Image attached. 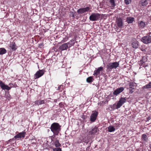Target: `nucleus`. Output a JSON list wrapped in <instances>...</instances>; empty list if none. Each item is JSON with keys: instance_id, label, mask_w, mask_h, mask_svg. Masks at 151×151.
Listing matches in <instances>:
<instances>
[{"instance_id": "nucleus-10", "label": "nucleus", "mask_w": 151, "mask_h": 151, "mask_svg": "<svg viewBox=\"0 0 151 151\" xmlns=\"http://www.w3.org/2000/svg\"><path fill=\"white\" fill-rule=\"evenodd\" d=\"M116 23L119 27L121 28H122L123 26V22L122 19L120 18H116Z\"/></svg>"}, {"instance_id": "nucleus-19", "label": "nucleus", "mask_w": 151, "mask_h": 151, "mask_svg": "<svg viewBox=\"0 0 151 151\" xmlns=\"http://www.w3.org/2000/svg\"><path fill=\"white\" fill-rule=\"evenodd\" d=\"M45 101L44 100H38L35 102V104L39 105L45 103Z\"/></svg>"}, {"instance_id": "nucleus-17", "label": "nucleus", "mask_w": 151, "mask_h": 151, "mask_svg": "<svg viewBox=\"0 0 151 151\" xmlns=\"http://www.w3.org/2000/svg\"><path fill=\"white\" fill-rule=\"evenodd\" d=\"M138 27L141 28H144L145 25V22H143L142 21H139L138 22Z\"/></svg>"}, {"instance_id": "nucleus-29", "label": "nucleus", "mask_w": 151, "mask_h": 151, "mask_svg": "<svg viewBox=\"0 0 151 151\" xmlns=\"http://www.w3.org/2000/svg\"><path fill=\"white\" fill-rule=\"evenodd\" d=\"M147 3V0H142L141 1V4L142 6L146 5Z\"/></svg>"}, {"instance_id": "nucleus-27", "label": "nucleus", "mask_w": 151, "mask_h": 151, "mask_svg": "<svg viewBox=\"0 0 151 151\" xmlns=\"http://www.w3.org/2000/svg\"><path fill=\"white\" fill-rule=\"evenodd\" d=\"M55 146L56 147L60 146L61 144L59 143L58 140L56 139L55 142Z\"/></svg>"}, {"instance_id": "nucleus-35", "label": "nucleus", "mask_w": 151, "mask_h": 151, "mask_svg": "<svg viewBox=\"0 0 151 151\" xmlns=\"http://www.w3.org/2000/svg\"><path fill=\"white\" fill-rule=\"evenodd\" d=\"M131 0H124V2L126 4H128L131 3Z\"/></svg>"}, {"instance_id": "nucleus-14", "label": "nucleus", "mask_w": 151, "mask_h": 151, "mask_svg": "<svg viewBox=\"0 0 151 151\" xmlns=\"http://www.w3.org/2000/svg\"><path fill=\"white\" fill-rule=\"evenodd\" d=\"M25 132L23 131L22 132H20L18 134L16 135L14 137V138L15 139H17L18 138H21L22 137L24 138L25 136Z\"/></svg>"}, {"instance_id": "nucleus-39", "label": "nucleus", "mask_w": 151, "mask_h": 151, "mask_svg": "<svg viewBox=\"0 0 151 151\" xmlns=\"http://www.w3.org/2000/svg\"><path fill=\"white\" fill-rule=\"evenodd\" d=\"M55 137V136H52L51 137H53V138H54Z\"/></svg>"}, {"instance_id": "nucleus-25", "label": "nucleus", "mask_w": 151, "mask_h": 151, "mask_svg": "<svg viewBox=\"0 0 151 151\" xmlns=\"http://www.w3.org/2000/svg\"><path fill=\"white\" fill-rule=\"evenodd\" d=\"M94 79L92 76H90L88 77L86 79V81L88 83H91Z\"/></svg>"}, {"instance_id": "nucleus-8", "label": "nucleus", "mask_w": 151, "mask_h": 151, "mask_svg": "<svg viewBox=\"0 0 151 151\" xmlns=\"http://www.w3.org/2000/svg\"><path fill=\"white\" fill-rule=\"evenodd\" d=\"M89 9V7H87L85 8L79 9L77 10V12L79 14H81L88 11Z\"/></svg>"}, {"instance_id": "nucleus-18", "label": "nucleus", "mask_w": 151, "mask_h": 151, "mask_svg": "<svg viewBox=\"0 0 151 151\" xmlns=\"http://www.w3.org/2000/svg\"><path fill=\"white\" fill-rule=\"evenodd\" d=\"M132 47L134 48H137L138 47V42L136 40H133L131 44Z\"/></svg>"}, {"instance_id": "nucleus-34", "label": "nucleus", "mask_w": 151, "mask_h": 151, "mask_svg": "<svg viewBox=\"0 0 151 151\" xmlns=\"http://www.w3.org/2000/svg\"><path fill=\"white\" fill-rule=\"evenodd\" d=\"M63 88V85L60 86L58 88V90H59L60 91H62Z\"/></svg>"}, {"instance_id": "nucleus-28", "label": "nucleus", "mask_w": 151, "mask_h": 151, "mask_svg": "<svg viewBox=\"0 0 151 151\" xmlns=\"http://www.w3.org/2000/svg\"><path fill=\"white\" fill-rule=\"evenodd\" d=\"M114 0H109V2L110 3L111 7H114L116 6Z\"/></svg>"}, {"instance_id": "nucleus-13", "label": "nucleus", "mask_w": 151, "mask_h": 151, "mask_svg": "<svg viewBox=\"0 0 151 151\" xmlns=\"http://www.w3.org/2000/svg\"><path fill=\"white\" fill-rule=\"evenodd\" d=\"M68 47H69L68 43H65L60 46L59 49L61 51H63L67 50Z\"/></svg>"}, {"instance_id": "nucleus-24", "label": "nucleus", "mask_w": 151, "mask_h": 151, "mask_svg": "<svg viewBox=\"0 0 151 151\" xmlns=\"http://www.w3.org/2000/svg\"><path fill=\"white\" fill-rule=\"evenodd\" d=\"M108 131L110 132L114 131L115 130V128L112 126H110L108 128Z\"/></svg>"}, {"instance_id": "nucleus-40", "label": "nucleus", "mask_w": 151, "mask_h": 151, "mask_svg": "<svg viewBox=\"0 0 151 151\" xmlns=\"http://www.w3.org/2000/svg\"><path fill=\"white\" fill-rule=\"evenodd\" d=\"M130 93H132V92H131V91L130 92Z\"/></svg>"}, {"instance_id": "nucleus-36", "label": "nucleus", "mask_w": 151, "mask_h": 151, "mask_svg": "<svg viewBox=\"0 0 151 151\" xmlns=\"http://www.w3.org/2000/svg\"><path fill=\"white\" fill-rule=\"evenodd\" d=\"M142 66H143V67L145 68V67H146L147 66V65L145 64H143V65H142Z\"/></svg>"}, {"instance_id": "nucleus-23", "label": "nucleus", "mask_w": 151, "mask_h": 151, "mask_svg": "<svg viewBox=\"0 0 151 151\" xmlns=\"http://www.w3.org/2000/svg\"><path fill=\"white\" fill-rule=\"evenodd\" d=\"M7 52L6 50L4 48H0V55H2L5 54Z\"/></svg>"}, {"instance_id": "nucleus-2", "label": "nucleus", "mask_w": 151, "mask_h": 151, "mask_svg": "<svg viewBox=\"0 0 151 151\" xmlns=\"http://www.w3.org/2000/svg\"><path fill=\"white\" fill-rule=\"evenodd\" d=\"M119 63L118 62L109 63L108 64L106 67L107 70L108 71H111L112 69L116 68L119 67Z\"/></svg>"}, {"instance_id": "nucleus-33", "label": "nucleus", "mask_w": 151, "mask_h": 151, "mask_svg": "<svg viewBox=\"0 0 151 151\" xmlns=\"http://www.w3.org/2000/svg\"><path fill=\"white\" fill-rule=\"evenodd\" d=\"M145 62V61H144L143 60H141L139 62V65L140 66H142L144 64Z\"/></svg>"}, {"instance_id": "nucleus-9", "label": "nucleus", "mask_w": 151, "mask_h": 151, "mask_svg": "<svg viewBox=\"0 0 151 151\" xmlns=\"http://www.w3.org/2000/svg\"><path fill=\"white\" fill-rule=\"evenodd\" d=\"M103 70V68L102 67L98 68L97 69L94 71L93 75L96 77L99 75L100 72H101Z\"/></svg>"}, {"instance_id": "nucleus-4", "label": "nucleus", "mask_w": 151, "mask_h": 151, "mask_svg": "<svg viewBox=\"0 0 151 151\" xmlns=\"http://www.w3.org/2000/svg\"><path fill=\"white\" fill-rule=\"evenodd\" d=\"M126 101L125 97H121L119 99L116 105V108L118 109L122 106L123 104L126 102Z\"/></svg>"}, {"instance_id": "nucleus-20", "label": "nucleus", "mask_w": 151, "mask_h": 151, "mask_svg": "<svg viewBox=\"0 0 151 151\" xmlns=\"http://www.w3.org/2000/svg\"><path fill=\"white\" fill-rule=\"evenodd\" d=\"M76 40V39H74L71 40L69 42H68L69 45V47H70L74 45L75 43V41Z\"/></svg>"}, {"instance_id": "nucleus-26", "label": "nucleus", "mask_w": 151, "mask_h": 151, "mask_svg": "<svg viewBox=\"0 0 151 151\" xmlns=\"http://www.w3.org/2000/svg\"><path fill=\"white\" fill-rule=\"evenodd\" d=\"M142 140L145 141H147L148 138L147 136L145 134H143L142 136Z\"/></svg>"}, {"instance_id": "nucleus-5", "label": "nucleus", "mask_w": 151, "mask_h": 151, "mask_svg": "<svg viewBox=\"0 0 151 151\" xmlns=\"http://www.w3.org/2000/svg\"><path fill=\"white\" fill-rule=\"evenodd\" d=\"M141 41L145 44L150 43H151V36L149 35L145 36L142 37Z\"/></svg>"}, {"instance_id": "nucleus-21", "label": "nucleus", "mask_w": 151, "mask_h": 151, "mask_svg": "<svg viewBox=\"0 0 151 151\" xmlns=\"http://www.w3.org/2000/svg\"><path fill=\"white\" fill-rule=\"evenodd\" d=\"M134 18L131 17H127L126 19V21L128 23H132L134 20Z\"/></svg>"}, {"instance_id": "nucleus-37", "label": "nucleus", "mask_w": 151, "mask_h": 151, "mask_svg": "<svg viewBox=\"0 0 151 151\" xmlns=\"http://www.w3.org/2000/svg\"><path fill=\"white\" fill-rule=\"evenodd\" d=\"M115 124L116 127H118V126H119V123H115Z\"/></svg>"}, {"instance_id": "nucleus-3", "label": "nucleus", "mask_w": 151, "mask_h": 151, "mask_svg": "<svg viewBox=\"0 0 151 151\" xmlns=\"http://www.w3.org/2000/svg\"><path fill=\"white\" fill-rule=\"evenodd\" d=\"M101 14L98 13H92L89 17V19L91 21L98 20L100 17Z\"/></svg>"}, {"instance_id": "nucleus-15", "label": "nucleus", "mask_w": 151, "mask_h": 151, "mask_svg": "<svg viewBox=\"0 0 151 151\" xmlns=\"http://www.w3.org/2000/svg\"><path fill=\"white\" fill-rule=\"evenodd\" d=\"M99 130L98 129V128L97 127H95L89 132V134L91 135H94Z\"/></svg>"}, {"instance_id": "nucleus-7", "label": "nucleus", "mask_w": 151, "mask_h": 151, "mask_svg": "<svg viewBox=\"0 0 151 151\" xmlns=\"http://www.w3.org/2000/svg\"><path fill=\"white\" fill-rule=\"evenodd\" d=\"M98 114V112L96 111H93L92 112L90 116V121L91 122H94L96 120L97 115Z\"/></svg>"}, {"instance_id": "nucleus-6", "label": "nucleus", "mask_w": 151, "mask_h": 151, "mask_svg": "<svg viewBox=\"0 0 151 151\" xmlns=\"http://www.w3.org/2000/svg\"><path fill=\"white\" fill-rule=\"evenodd\" d=\"M45 72V71L44 70H39L35 74L34 76L35 79H36L42 76L44 74Z\"/></svg>"}, {"instance_id": "nucleus-12", "label": "nucleus", "mask_w": 151, "mask_h": 151, "mask_svg": "<svg viewBox=\"0 0 151 151\" xmlns=\"http://www.w3.org/2000/svg\"><path fill=\"white\" fill-rule=\"evenodd\" d=\"M124 89L123 87H120L115 90L113 92V94L114 95H117L123 91Z\"/></svg>"}, {"instance_id": "nucleus-1", "label": "nucleus", "mask_w": 151, "mask_h": 151, "mask_svg": "<svg viewBox=\"0 0 151 151\" xmlns=\"http://www.w3.org/2000/svg\"><path fill=\"white\" fill-rule=\"evenodd\" d=\"M61 127L59 123L54 122L51 124L50 129L54 135H58L61 130Z\"/></svg>"}, {"instance_id": "nucleus-16", "label": "nucleus", "mask_w": 151, "mask_h": 151, "mask_svg": "<svg viewBox=\"0 0 151 151\" xmlns=\"http://www.w3.org/2000/svg\"><path fill=\"white\" fill-rule=\"evenodd\" d=\"M9 47L12 50H15L17 48V47L14 42H12L10 44Z\"/></svg>"}, {"instance_id": "nucleus-32", "label": "nucleus", "mask_w": 151, "mask_h": 151, "mask_svg": "<svg viewBox=\"0 0 151 151\" xmlns=\"http://www.w3.org/2000/svg\"><path fill=\"white\" fill-rule=\"evenodd\" d=\"M53 151H62L60 147H56L53 149Z\"/></svg>"}, {"instance_id": "nucleus-30", "label": "nucleus", "mask_w": 151, "mask_h": 151, "mask_svg": "<svg viewBox=\"0 0 151 151\" xmlns=\"http://www.w3.org/2000/svg\"><path fill=\"white\" fill-rule=\"evenodd\" d=\"M151 88V82H150L148 84L143 87V88Z\"/></svg>"}, {"instance_id": "nucleus-11", "label": "nucleus", "mask_w": 151, "mask_h": 151, "mask_svg": "<svg viewBox=\"0 0 151 151\" xmlns=\"http://www.w3.org/2000/svg\"><path fill=\"white\" fill-rule=\"evenodd\" d=\"M0 87L3 90H9L11 88L7 85H5L1 81H0Z\"/></svg>"}, {"instance_id": "nucleus-31", "label": "nucleus", "mask_w": 151, "mask_h": 151, "mask_svg": "<svg viewBox=\"0 0 151 151\" xmlns=\"http://www.w3.org/2000/svg\"><path fill=\"white\" fill-rule=\"evenodd\" d=\"M134 86V83L132 82H130L129 83V87L131 88H132V87Z\"/></svg>"}, {"instance_id": "nucleus-38", "label": "nucleus", "mask_w": 151, "mask_h": 151, "mask_svg": "<svg viewBox=\"0 0 151 151\" xmlns=\"http://www.w3.org/2000/svg\"><path fill=\"white\" fill-rule=\"evenodd\" d=\"M148 120H150V117H148L147 118Z\"/></svg>"}, {"instance_id": "nucleus-22", "label": "nucleus", "mask_w": 151, "mask_h": 151, "mask_svg": "<svg viewBox=\"0 0 151 151\" xmlns=\"http://www.w3.org/2000/svg\"><path fill=\"white\" fill-rule=\"evenodd\" d=\"M110 99V98L108 96L106 97L104 101H102V104L103 105L104 104H108L109 101Z\"/></svg>"}]
</instances>
